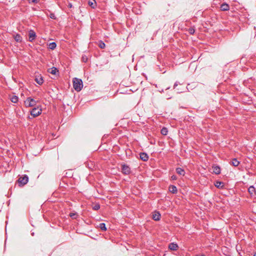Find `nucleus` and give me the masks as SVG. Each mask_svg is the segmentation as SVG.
<instances>
[{
	"instance_id": "f257e3e1",
	"label": "nucleus",
	"mask_w": 256,
	"mask_h": 256,
	"mask_svg": "<svg viewBox=\"0 0 256 256\" xmlns=\"http://www.w3.org/2000/svg\"><path fill=\"white\" fill-rule=\"evenodd\" d=\"M73 86L74 90L77 92L81 90L83 86V83L82 80L78 78L73 79Z\"/></svg>"
},
{
	"instance_id": "f03ea898",
	"label": "nucleus",
	"mask_w": 256,
	"mask_h": 256,
	"mask_svg": "<svg viewBox=\"0 0 256 256\" xmlns=\"http://www.w3.org/2000/svg\"><path fill=\"white\" fill-rule=\"evenodd\" d=\"M36 102L30 97L28 98L24 101V104L26 107H32L34 106Z\"/></svg>"
},
{
	"instance_id": "7ed1b4c3",
	"label": "nucleus",
	"mask_w": 256,
	"mask_h": 256,
	"mask_svg": "<svg viewBox=\"0 0 256 256\" xmlns=\"http://www.w3.org/2000/svg\"><path fill=\"white\" fill-rule=\"evenodd\" d=\"M122 172L124 174H128L131 172L130 168L128 165L126 164H122Z\"/></svg>"
},
{
	"instance_id": "20e7f679",
	"label": "nucleus",
	"mask_w": 256,
	"mask_h": 256,
	"mask_svg": "<svg viewBox=\"0 0 256 256\" xmlns=\"http://www.w3.org/2000/svg\"><path fill=\"white\" fill-rule=\"evenodd\" d=\"M42 112V110L40 108H34L32 109V110L30 111V114L32 116L34 117H36L38 116H39Z\"/></svg>"
},
{
	"instance_id": "39448f33",
	"label": "nucleus",
	"mask_w": 256,
	"mask_h": 256,
	"mask_svg": "<svg viewBox=\"0 0 256 256\" xmlns=\"http://www.w3.org/2000/svg\"><path fill=\"white\" fill-rule=\"evenodd\" d=\"M36 33L32 30H30L28 31V38L29 41L30 42H32L36 38Z\"/></svg>"
},
{
	"instance_id": "423d86ee",
	"label": "nucleus",
	"mask_w": 256,
	"mask_h": 256,
	"mask_svg": "<svg viewBox=\"0 0 256 256\" xmlns=\"http://www.w3.org/2000/svg\"><path fill=\"white\" fill-rule=\"evenodd\" d=\"M28 180V177L26 175H24V176L20 177L18 180V182L22 186L27 184Z\"/></svg>"
},
{
	"instance_id": "0eeeda50",
	"label": "nucleus",
	"mask_w": 256,
	"mask_h": 256,
	"mask_svg": "<svg viewBox=\"0 0 256 256\" xmlns=\"http://www.w3.org/2000/svg\"><path fill=\"white\" fill-rule=\"evenodd\" d=\"M140 158L144 162L147 161L148 159V155L147 154H146L145 152L140 153Z\"/></svg>"
},
{
	"instance_id": "6e6552de",
	"label": "nucleus",
	"mask_w": 256,
	"mask_h": 256,
	"mask_svg": "<svg viewBox=\"0 0 256 256\" xmlns=\"http://www.w3.org/2000/svg\"><path fill=\"white\" fill-rule=\"evenodd\" d=\"M35 81L40 85H41L44 82V80L41 76H36Z\"/></svg>"
},
{
	"instance_id": "1a4fd4ad",
	"label": "nucleus",
	"mask_w": 256,
	"mask_h": 256,
	"mask_svg": "<svg viewBox=\"0 0 256 256\" xmlns=\"http://www.w3.org/2000/svg\"><path fill=\"white\" fill-rule=\"evenodd\" d=\"M168 248L170 250H176L178 248V245L176 243L172 242L168 246Z\"/></svg>"
},
{
	"instance_id": "9d476101",
	"label": "nucleus",
	"mask_w": 256,
	"mask_h": 256,
	"mask_svg": "<svg viewBox=\"0 0 256 256\" xmlns=\"http://www.w3.org/2000/svg\"><path fill=\"white\" fill-rule=\"evenodd\" d=\"M160 214L159 212H156L152 214V218L156 221H158L160 218Z\"/></svg>"
},
{
	"instance_id": "9b49d317",
	"label": "nucleus",
	"mask_w": 256,
	"mask_h": 256,
	"mask_svg": "<svg viewBox=\"0 0 256 256\" xmlns=\"http://www.w3.org/2000/svg\"><path fill=\"white\" fill-rule=\"evenodd\" d=\"M213 172L216 174H218L220 173V168L218 166H212Z\"/></svg>"
},
{
	"instance_id": "f8f14e48",
	"label": "nucleus",
	"mask_w": 256,
	"mask_h": 256,
	"mask_svg": "<svg viewBox=\"0 0 256 256\" xmlns=\"http://www.w3.org/2000/svg\"><path fill=\"white\" fill-rule=\"evenodd\" d=\"M220 9L223 11H226L229 10L230 6L228 4L226 3H223L220 5Z\"/></svg>"
},
{
	"instance_id": "ddd939ff",
	"label": "nucleus",
	"mask_w": 256,
	"mask_h": 256,
	"mask_svg": "<svg viewBox=\"0 0 256 256\" xmlns=\"http://www.w3.org/2000/svg\"><path fill=\"white\" fill-rule=\"evenodd\" d=\"M14 40L17 42H22V37L20 34H16L14 36Z\"/></svg>"
},
{
	"instance_id": "4468645a",
	"label": "nucleus",
	"mask_w": 256,
	"mask_h": 256,
	"mask_svg": "<svg viewBox=\"0 0 256 256\" xmlns=\"http://www.w3.org/2000/svg\"><path fill=\"white\" fill-rule=\"evenodd\" d=\"M176 172L178 174L180 175V176H184L185 174V172L184 169L180 168H178L176 169Z\"/></svg>"
},
{
	"instance_id": "2eb2a0df",
	"label": "nucleus",
	"mask_w": 256,
	"mask_h": 256,
	"mask_svg": "<svg viewBox=\"0 0 256 256\" xmlns=\"http://www.w3.org/2000/svg\"><path fill=\"white\" fill-rule=\"evenodd\" d=\"M170 191L172 194H176L177 192V188L174 185H171L169 188Z\"/></svg>"
},
{
	"instance_id": "dca6fc26",
	"label": "nucleus",
	"mask_w": 256,
	"mask_h": 256,
	"mask_svg": "<svg viewBox=\"0 0 256 256\" xmlns=\"http://www.w3.org/2000/svg\"><path fill=\"white\" fill-rule=\"evenodd\" d=\"M248 192L250 195H253L256 193V190L254 186H252L248 188Z\"/></svg>"
},
{
	"instance_id": "f3484780",
	"label": "nucleus",
	"mask_w": 256,
	"mask_h": 256,
	"mask_svg": "<svg viewBox=\"0 0 256 256\" xmlns=\"http://www.w3.org/2000/svg\"><path fill=\"white\" fill-rule=\"evenodd\" d=\"M48 72L51 74H56L57 72H58V70H57V68L55 67H53L52 68L50 69H49V70H48Z\"/></svg>"
},
{
	"instance_id": "a211bd4d",
	"label": "nucleus",
	"mask_w": 256,
	"mask_h": 256,
	"mask_svg": "<svg viewBox=\"0 0 256 256\" xmlns=\"http://www.w3.org/2000/svg\"><path fill=\"white\" fill-rule=\"evenodd\" d=\"M230 164L234 166H237L240 164V162L236 158H233L231 161Z\"/></svg>"
},
{
	"instance_id": "6ab92c4d",
	"label": "nucleus",
	"mask_w": 256,
	"mask_h": 256,
	"mask_svg": "<svg viewBox=\"0 0 256 256\" xmlns=\"http://www.w3.org/2000/svg\"><path fill=\"white\" fill-rule=\"evenodd\" d=\"M214 186L218 188H222L224 186V183L220 181H216Z\"/></svg>"
},
{
	"instance_id": "aec40b11",
	"label": "nucleus",
	"mask_w": 256,
	"mask_h": 256,
	"mask_svg": "<svg viewBox=\"0 0 256 256\" xmlns=\"http://www.w3.org/2000/svg\"><path fill=\"white\" fill-rule=\"evenodd\" d=\"M56 46V44L55 42H52L49 44L48 48L50 50H54Z\"/></svg>"
},
{
	"instance_id": "412c9836",
	"label": "nucleus",
	"mask_w": 256,
	"mask_h": 256,
	"mask_svg": "<svg viewBox=\"0 0 256 256\" xmlns=\"http://www.w3.org/2000/svg\"><path fill=\"white\" fill-rule=\"evenodd\" d=\"M98 227L102 231L106 230V228L104 223H100L99 224Z\"/></svg>"
},
{
	"instance_id": "4be33fe9",
	"label": "nucleus",
	"mask_w": 256,
	"mask_h": 256,
	"mask_svg": "<svg viewBox=\"0 0 256 256\" xmlns=\"http://www.w3.org/2000/svg\"><path fill=\"white\" fill-rule=\"evenodd\" d=\"M18 98L16 96H12L10 98V100L14 103H17Z\"/></svg>"
},
{
	"instance_id": "5701e85b",
	"label": "nucleus",
	"mask_w": 256,
	"mask_h": 256,
	"mask_svg": "<svg viewBox=\"0 0 256 256\" xmlns=\"http://www.w3.org/2000/svg\"><path fill=\"white\" fill-rule=\"evenodd\" d=\"M168 132V130L166 128L164 127L161 130V134L164 136L167 135Z\"/></svg>"
},
{
	"instance_id": "b1692460",
	"label": "nucleus",
	"mask_w": 256,
	"mask_h": 256,
	"mask_svg": "<svg viewBox=\"0 0 256 256\" xmlns=\"http://www.w3.org/2000/svg\"><path fill=\"white\" fill-rule=\"evenodd\" d=\"M88 5L92 8H94L96 6V2L94 0H92L88 1Z\"/></svg>"
},
{
	"instance_id": "393cba45",
	"label": "nucleus",
	"mask_w": 256,
	"mask_h": 256,
	"mask_svg": "<svg viewBox=\"0 0 256 256\" xmlns=\"http://www.w3.org/2000/svg\"><path fill=\"white\" fill-rule=\"evenodd\" d=\"M188 32L190 34H193L195 32V30L194 28H190L188 30Z\"/></svg>"
},
{
	"instance_id": "a878e982",
	"label": "nucleus",
	"mask_w": 256,
	"mask_h": 256,
	"mask_svg": "<svg viewBox=\"0 0 256 256\" xmlns=\"http://www.w3.org/2000/svg\"><path fill=\"white\" fill-rule=\"evenodd\" d=\"M82 61L84 62H87L88 60V58L85 56H82Z\"/></svg>"
},
{
	"instance_id": "bb28decb",
	"label": "nucleus",
	"mask_w": 256,
	"mask_h": 256,
	"mask_svg": "<svg viewBox=\"0 0 256 256\" xmlns=\"http://www.w3.org/2000/svg\"><path fill=\"white\" fill-rule=\"evenodd\" d=\"M100 208V206L99 204H96L94 208L93 209L94 210H98Z\"/></svg>"
},
{
	"instance_id": "cd10ccee",
	"label": "nucleus",
	"mask_w": 256,
	"mask_h": 256,
	"mask_svg": "<svg viewBox=\"0 0 256 256\" xmlns=\"http://www.w3.org/2000/svg\"><path fill=\"white\" fill-rule=\"evenodd\" d=\"M100 47L102 48H104L105 47V44L104 42H101L100 44Z\"/></svg>"
},
{
	"instance_id": "c85d7f7f",
	"label": "nucleus",
	"mask_w": 256,
	"mask_h": 256,
	"mask_svg": "<svg viewBox=\"0 0 256 256\" xmlns=\"http://www.w3.org/2000/svg\"><path fill=\"white\" fill-rule=\"evenodd\" d=\"M39 2V0H30V3H34V4H37Z\"/></svg>"
},
{
	"instance_id": "c756f323",
	"label": "nucleus",
	"mask_w": 256,
	"mask_h": 256,
	"mask_svg": "<svg viewBox=\"0 0 256 256\" xmlns=\"http://www.w3.org/2000/svg\"><path fill=\"white\" fill-rule=\"evenodd\" d=\"M50 16L52 19H54H54L56 18V16H55L54 14H50Z\"/></svg>"
},
{
	"instance_id": "7c9ffc66",
	"label": "nucleus",
	"mask_w": 256,
	"mask_h": 256,
	"mask_svg": "<svg viewBox=\"0 0 256 256\" xmlns=\"http://www.w3.org/2000/svg\"><path fill=\"white\" fill-rule=\"evenodd\" d=\"M76 213H70V216L71 218H76L74 217V216H76Z\"/></svg>"
},
{
	"instance_id": "2f4dec72",
	"label": "nucleus",
	"mask_w": 256,
	"mask_h": 256,
	"mask_svg": "<svg viewBox=\"0 0 256 256\" xmlns=\"http://www.w3.org/2000/svg\"><path fill=\"white\" fill-rule=\"evenodd\" d=\"M178 85V82H176L174 84V88H175Z\"/></svg>"
},
{
	"instance_id": "473e14b6",
	"label": "nucleus",
	"mask_w": 256,
	"mask_h": 256,
	"mask_svg": "<svg viewBox=\"0 0 256 256\" xmlns=\"http://www.w3.org/2000/svg\"><path fill=\"white\" fill-rule=\"evenodd\" d=\"M172 180H176V176H172Z\"/></svg>"
},
{
	"instance_id": "72a5a7b5",
	"label": "nucleus",
	"mask_w": 256,
	"mask_h": 256,
	"mask_svg": "<svg viewBox=\"0 0 256 256\" xmlns=\"http://www.w3.org/2000/svg\"><path fill=\"white\" fill-rule=\"evenodd\" d=\"M254 256H256V252L254 254Z\"/></svg>"
},
{
	"instance_id": "f704fd0d",
	"label": "nucleus",
	"mask_w": 256,
	"mask_h": 256,
	"mask_svg": "<svg viewBox=\"0 0 256 256\" xmlns=\"http://www.w3.org/2000/svg\"><path fill=\"white\" fill-rule=\"evenodd\" d=\"M160 92H164V90H162L161 91H160Z\"/></svg>"
},
{
	"instance_id": "c9c22d12",
	"label": "nucleus",
	"mask_w": 256,
	"mask_h": 256,
	"mask_svg": "<svg viewBox=\"0 0 256 256\" xmlns=\"http://www.w3.org/2000/svg\"><path fill=\"white\" fill-rule=\"evenodd\" d=\"M169 88H170V87H168V88H166V90H168V89H169Z\"/></svg>"
},
{
	"instance_id": "e433bc0d",
	"label": "nucleus",
	"mask_w": 256,
	"mask_h": 256,
	"mask_svg": "<svg viewBox=\"0 0 256 256\" xmlns=\"http://www.w3.org/2000/svg\"><path fill=\"white\" fill-rule=\"evenodd\" d=\"M32 236H34V232H32Z\"/></svg>"
}]
</instances>
